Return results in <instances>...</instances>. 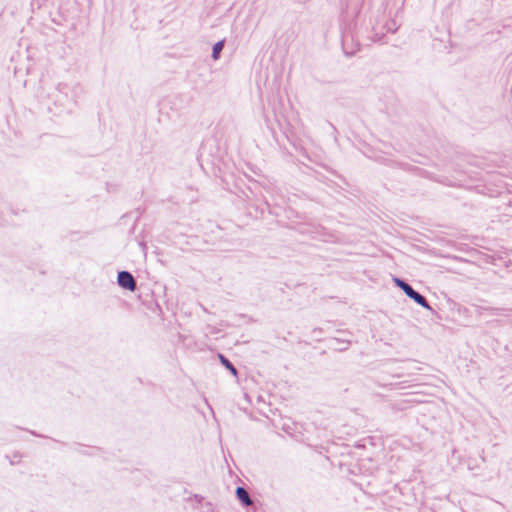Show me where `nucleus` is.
Masks as SVG:
<instances>
[{
    "label": "nucleus",
    "instance_id": "nucleus-1",
    "mask_svg": "<svg viewBox=\"0 0 512 512\" xmlns=\"http://www.w3.org/2000/svg\"><path fill=\"white\" fill-rule=\"evenodd\" d=\"M393 281L396 284V286L399 287L406 294L407 297L414 300L421 307L427 310H432L427 299L422 294L413 289V287L406 281L397 277H395Z\"/></svg>",
    "mask_w": 512,
    "mask_h": 512
},
{
    "label": "nucleus",
    "instance_id": "nucleus-2",
    "mask_svg": "<svg viewBox=\"0 0 512 512\" xmlns=\"http://www.w3.org/2000/svg\"><path fill=\"white\" fill-rule=\"evenodd\" d=\"M117 283L121 288L131 292L135 291L137 288L136 280L129 271L124 270L118 272Z\"/></svg>",
    "mask_w": 512,
    "mask_h": 512
},
{
    "label": "nucleus",
    "instance_id": "nucleus-3",
    "mask_svg": "<svg viewBox=\"0 0 512 512\" xmlns=\"http://www.w3.org/2000/svg\"><path fill=\"white\" fill-rule=\"evenodd\" d=\"M236 496L244 506H249L252 503V500L244 487L239 486L236 488Z\"/></svg>",
    "mask_w": 512,
    "mask_h": 512
},
{
    "label": "nucleus",
    "instance_id": "nucleus-4",
    "mask_svg": "<svg viewBox=\"0 0 512 512\" xmlns=\"http://www.w3.org/2000/svg\"><path fill=\"white\" fill-rule=\"evenodd\" d=\"M218 358H219L221 364L226 369H228L232 373V375L237 376V373H238L237 369L235 368V366L231 363V361L227 357H225L223 354L219 353Z\"/></svg>",
    "mask_w": 512,
    "mask_h": 512
},
{
    "label": "nucleus",
    "instance_id": "nucleus-5",
    "mask_svg": "<svg viewBox=\"0 0 512 512\" xmlns=\"http://www.w3.org/2000/svg\"><path fill=\"white\" fill-rule=\"evenodd\" d=\"M505 309L503 308H495V307H479L478 313L480 315L489 314V315H501Z\"/></svg>",
    "mask_w": 512,
    "mask_h": 512
},
{
    "label": "nucleus",
    "instance_id": "nucleus-6",
    "mask_svg": "<svg viewBox=\"0 0 512 512\" xmlns=\"http://www.w3.org/2000/svg\"><path fill=\"white\" fill-rule=\"evenodd\" d=\"M224 45H225V39H222V40L216 42L213 45V48H212V58L214 60H218L220 58V54H221V51L224 48Z\"/></svg>",
    "mask_w": 512,
    "mask_h": 512
},
{
    "label": "nucleus",
    "instance_id": "nucleus-7",
    "mask_svg": "<svg viewBox=\"0 0 512 512\" xmlns=\"http://www.w3.org/2000/svg\"><path fill=\"white\" fill-rule=\"evenodd\" d=\"M399 26L397 25L395 20H391L386 24L387 32L395 33L398 30Z\"/></svg>",
    "mask_w": 512,
    "mask_h": 512
},
{
    "label": "nucleus",
    "instance_id": "nucleus-8",
    "mask_svg": "<svg viewBox=\"0 0 512 512\" xmlns=\"http://www.w3.org/2000/svg\"><path fill=\"white\" fill-rule=\"evenodd\" d=\"M347 348V345L345 347L339 348L340 350H345Z\"/></svg>",
    "mask_w": 512,
    "mask_h": 512
}]
</instances>
